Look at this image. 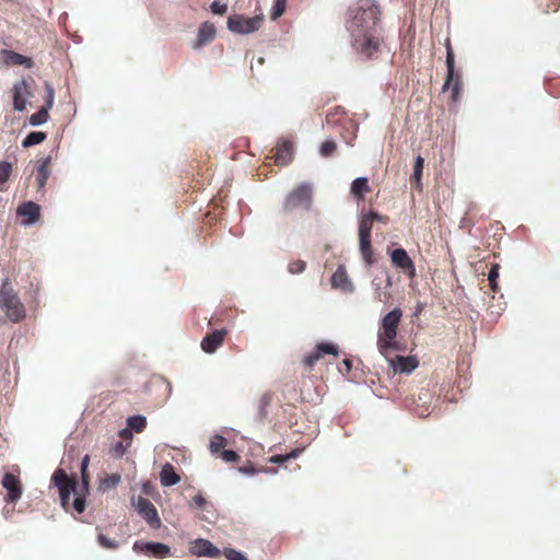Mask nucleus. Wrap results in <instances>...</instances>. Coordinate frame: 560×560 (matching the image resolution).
<instances>
[{
	"instance_id": "31",
	"label": "nucleus",
	"mask_w": 560,
	"mask_h": 560,
	"mask_svg": "<svg viewBox=\"0 0 560 560\" xmlns=\"http://www.w3.org/2000/svg\"><path fill=\"white\" fill-rule=\"evenodd\" d=\"M499 270H500V265L492 264L491 268L489 270V273H488L489 285L493 293H497L500 290L499 284H498Z\"/></svg>"
},
{
	"instance_id": "15",
	"label": "nucleus",
	"mask_w": 560,
	"mask_h": 560,
	"mask_svg": "<svg viewBox=\"0 0 560 560\" xmlns=\"http://www.w3.org/2000/svg\"><path fill=\"white\" fill-rule=\"evenodd\" d=\"M16 214L22 218L24 225H31L39 220L40 207L33 201H26L18 207Z\"/></svg>"
},
{
	"instance_id": "17",
	"label": "nucleus",
	"mask_w": 560,
	"mask_h": 560,
	"mask_svg": "<svg viewBox=\"0 0 560 560\" xmlns=\"http://www.w3.org/2000/svg\"><path fill=\"white\" fill-rule=\"evenodd\" d=\"M225 336V329H218L210 334H207L201 341V349L206 353H213L218 348H220L223 345Z\"/></svg>"
},
{
	"instance_id": "11",
	"label": "nucleus",
	"mask_w": 560,
	"mask_h": 560,
	"mask_svg": "<svg viewBox=\"0 0 560 560\" xmlns=\"http://www.w3.org/2000/svg\"><path fill=\"white\" fill-rule=\"evenodd\" d=\"M325 354H331L334 357H338L339 349L338 346L330 343V342H319L316 345L315 349L304 355L302 362L303 365L307 370H312L315 363H317Z\"/></svg>"
},
{
	"instance_id": "51",
	"label": "nucleus",
	"mask_w": 560,
	"mask_h": 560,
	"mask_svg": "<svg viewBox=\"0 0 560 560\" xmlns=\"http://www.w3.org/2000/svg\"><path fill=\"white\" fill-rule=\"evenodd\" d=\"M241 471H243V472H253L254 469L253 468H241Z\"/></svg>"
},
{
	"instance_id": "3",
	"label": "nucleus",
	"mask_w": 560,
	"mask_h": 560,
	"mask_svg": "<svg viewBox=\"0 0 560 560\" xmlns=\"http://www.w3.org/2000/svg\"><path fill=\"white\" fill-rule=\"evenodd\" d=\"M89 463L90 456L85 455L81 462L80 470L82 485L80 487L77 482V479L74 477L70 478L63 469H57L51 477L54 485L59 490L61 505L67 512L70 511L71 493L75 495L72 502V509L79 514L83 513L85 510V495L89 493Z\"/></svg>"
},
{
	"instance_id": "44",
	"label": "nucleus",
	"mask_w": 560,
	"mask_h": 560,
	"mask_svg": "<svg viewBox=\"0 0 560 560\" xmlns=\"http://www.w3.org/2000/svg\"><path fill=\"white\" fill-rule=\"evenodd\" d=\"M221 457L223 460L228 463H235L240 459V455L231 450H225L221 452Z\"/></svg>"
},
{
	"instance_id": "22",
	"label": "nucleus",
	"mask_w": 560,
	"mask_h": 560,
	"mask_svg": "<svg viewBox=\"0 0 560 560\" xmlns=\"http://www.w3.org/2000/svg\"><path fill=\"white\" fill-rule=\"evenodd\" d=\"M50 156L46 158L37 168L36 183L38 190L43 189L50 176Z\"/></svg>"
},
{
	"instance_id": "4",
	"label": "nucleus",
	"mask_w": 560,
	"mask_h": 560,
	"mask_svg": "<svg viewBox=\"0 0 560 560\" xmlns=\"http://www.w3.org/2000/svg\"><path fill=\"white\" fill-rule=\"evenodd\" d=\"M401 317L402 311L399 307H395L381 319L377 331V349L385 358H387L392 351L402 350L400 343L396 341Z\"/></svg>"
},
{
	"instance_id": "25",
	"label": "nucleus",
	"mask_w": 560,
	"mask_h": 560,
	"mask_svg": "<svg viewBox=\"0 0 560 560\" xmlns=\"http://www.w3.org/2000/svg\"><path fill=\"white\" fill-rule=\"evenodd\" d=\"M360 242V252L366 264V266H372L374 264L373 249L371 244V237H359Z\"/></svg>"
},
{
	"instance_id": "1",
	"label": "nucleus",
	"mask_w": 560,
	"mask_h": 560,
	"mask_svg": "<svg viewBox=\"0 0 560 560\" xmlns=\"http://www.w3.org/2000/svg\"><path fill=\"white\" fill-rule=\"evenodd\" d=\"M382 11L374 0H358L348 8L347 31L353 49L364 59H376L384 46Z\"/></svg>"
},
{
	"instance_id": "8",
	"label": "nucleus",
	"mask_w": 560,
	"mask_h": 560,
	"mask_svg": "<svg viewBox=\"0 0 560 560\" xmlns=\"http://www.w3.org/2000/svg\"><path fill=\"white\" fill-rule=\"evenodd\" d=\"M262 20L258 16L245 18L240 14L232 15L228 19V28L237 34H249L258 31Z\"/></svg>"
},
{
	"instance_id": "32",
	"label": "nucleus",
	"mask_w": 560,
	"mask_h": 560,
	"mask_svg": "<svg viewBox=\"0 0 560 560\" xmlns=\"http://www.w3.org/2000/svg\"><path fill=\"white\" fill-rule=\"evenodd\" d=\"M373 222L368 214H364L359 223V237H371Z\"/></svg>"
},
{
	"instance_id": "46",
	"label": "nucleus",
	"mask_w": 560,
	"mask_h": 560,
	"mask_svg": "<svg viewBox=\"0 0 560 560\" xmlns=\"http://www.w3.org/2000/svg\"><path fill=\"white\" fill-rule=\"evenodd\" d=\"M190 504L195 508L203 509L205 505L207 504V500L203 498L202 494L198 493L195 497H192Z\"/></svg>"
},
{
	"instance_id": "41",
	"label": "nucleus",
	"mask_w": 560,
	"mask_h": 560,
	"mask_svg": "<svg viewBox=\"0 0 560 560\" xmlns=\"http://www.w3.org/2000/svg\"><path fill=\"white\" fill-rule=\"evenodd\" d=\"M306 268V262L302 259L291 261L288 266V270L292 275L302 273Z\"/></svg>"
},
{
	"instance_id": "47",
	"label": "nucleus",
	"mask_w": 560,
	"mask_h": 560,
	"mask_svg": "<svg viewBox=\"0 0 560 560\" xmlns=\"http://www.w3.org/2000/svg\"><path fill=\"white\" fill-rule=\"evenodd\" d=\"M228 10V7L226 4H223V3H220L219 1H214L212 2L211 4V11L214 13V14H224Z\"/></svg>"
},
{
	"instance_id": "42",
	"label": "nucleus",
	"mask_w": 560,
	"mask_h": 560,
	"mask_svg": "<svg viewBox=\"0 0 560 560\" xmlns=\"http://www.w3.org/2000/svg\"><path fill=\"white\" fill-rule=\"evenodd\" d=\"M545 86L550 95L553 97H560V81L553 79L549 80Z\"/></svg>"
},
{
	"instance_id": "36",
	"label": "nucleus",
	"mask_w": 560,
	"mask_h": 560,
	"mask_svg": "<svg viewBox=\"0 0 560 560\" xmlns=\"http://www.w3.org/2000/svg\"><path fill=\"white\" fill-rule=\"evenodd\" d=\"M336 150H337L336 142L332 140H327L322 143L319 152L324 158H329L336 152Z\"/></svg>"
},
{
	"instance_id": "50",
	"label": "nucleus",
	"mask_w": 560,
	"mask_h": 560,
	"mask_svg": "<svg viewBox=\"0 0 560 560\" xmlns=\"http://www.w3.org/2000/svg\"><path fill=\"white\" fill-rule=\"evenodd\" d=\"M271 400V395L270 394H264V396L261 397V401L264 405H268Z\"/></svg>"
},
{
	"instance_id": "9",
	"label": "nucleus",
	"mask_w": 560,
	"mask_h": 560,
	"mask_svg": "<svg viewBox=\"0 0 560 560\" xmlns=\"http://www.w3.org/2000/svg\"><path fill=\"white\" fill-rule=\"evenodd\" d=\"M392 265L405 273L409 279L417 276L416 266L404 248H396L389 253Z\"/></svg>"
},
{
	"instance_id": "18",
	"label": "nucleus",
	"mask_w": 560,
	"mask_h": 560,
	"mask_svg": "<svg viewBox=\"0 0 560 560\" xmlns=\"http://www.w3.org/2000/svg\"><path fill=\"white\" fill-rule=\"evenodd\" d=\"M292 154H293V143L290 140H281L277 144L276 152L272 158L277 165L285 166L291 162Z\"/></svg>"
},
{
	"instance_id": "5",
	"label": "nucleus",
	"mask_w": 560,
	"mask_h": 560,
	"mask_svg": "<svg viewBox=\"0 0 560 560\" xmlns=\"http://www.w3.org/2000/svg\"><path fill=\"white\" fill-rule=\"evenodd\" d=\"M0 308L12 323H19L26 316L24 304L8 278L0 285Z\"/></svg>"
},
{
	"instance_id": "45",
	"label": "nucleus",
	"mask_w": 560,
	"mask_h": 560,
	"mask_svg": "<svg viewBox=\"0 0 560 560\" xmlns=\"http://www.w3.org/2000/svg\"><path fill=\"white\" fill-rule=\"evenodd\" d=\"M366 214L369 215V218L371 219L372 222L378 221V222H382L384 224H387L388 221H389L388 217L380 214L378 212L373 211V210H371Z\"/></svg>"
},
{
	"instance_id": "24",
	"label": "nucleus",
	"mask_w": 560,
	"mask_h": 560,
	"mask_svg": "<svg viewBox=\"0 0 560 560\" xmlns=\"http://www.w3.org/2000/svg\"><path fill=\"white\" fill-rule=\"evenodd\" d=\"M331 284L334 288H340L342 290H347L351 285L343 266H339L334 272L331 277Z\"/></svg>"
},
{
	"instance_id": "34",
	"label": "nucleus",
	"mask_w": 560,
	"mask_h": 560,
	"mask_svg": "<svg viewBox=\"0 0 560 560\" xmlns=\"http://www.w3.org/2000/svg\"><path fill=\"white\" fill-rule=\"evenodd\" d=\"M302 448H295L285 455H275L270 457L269 462L273 464H283L291 458H296L302 453Z\"/></svg>"
},
{
	"instance_id": "19",
	"label": "nucleus",
	"mask_w": 560,
	"mask_h": 560,
	"mask_svg": "<svg viewBox=\"0 0 560 560\" xmlns=\"http://www.w3.org/2000/svg\"><path fill=\"white\" fill-rule=\"evenodd\" d=\"M192 553L198 557H218L220 550L207 539H197L192 547Z\"/></svg>"
},
{
	"instance_id": "13",
	"label": "nucleus",
	"mask_w": 560,
	"mask_h": 560,
	"mask_svg": "<svg viewBox=\"0 0 560 560\" xmlns=\"http://www.w3.org/2000/svg\"><path fill=\"white\" fill-rule=\"evenodd\" d=\"M136 552L150 553L155 558H165L171 555V549L167 545L162 542H143L136 541L133 545Z\"/></svg>"
},
{
	"instance_id": "49",
	"label": "nucleus",
	"mask_w": 560,
	"mask_h": 560,
	"mask_svg": "<svg viewBox=\"0 0 560 560\" xmlns=\"http://www.w3.org/2000/svg\"><path fill=\"white\" fill-rule=\"evenodd\" d=\"M341 364H342V366H343V369H345L346 373H349V372L351 371V369H352V362H351V360H350V359H343Z\"/></svg>"
},
{
	"instance_id": "29",
	"label": "nucleus",
	"mask_w": 560,
	"mask_h": 560,
	"mask_svg": "<svg viewBox=\"0 0 560 560\" xmlns=\"http://www.w3.org/2000/svg\"><path fill=\"white\" fill-rule=\"evenodd\" d=\"M128 427L137 433L142 432L147 425V419L143 416H131L127 420Z\"/></svg>"
},
{
	"instance_id": "14",
	"label": "nucleus",
	"mask_w": 560,
	"mask_h": 560,
	"mask_svg": "<svg viewBox=\"0 0 560 560\" xmlns=\"http://www.w3.org/2000/svg\"><path fill=\"white\" fill-rule=\"evenodd\" d=\"M31 86L26 80H21L13 85V106L22 112L26 107V101L31 96Z\"/></svg>"
},
{
	"instance_id": "38",
	"label": "nucleus",
	"mask_w": 560,
	"mask_h": 560,
	"mask_svg": "<svg viewBox=\"0 0 560 560\" xmlns=\"http://www.w3.org/2000/svg\"><path fill=\"white\" fill-rule=\"evenodd\" d=\"M97 541H98V544H100L103 548H105V549H112V550H114V549H117V548L119 547V544H118L116 540H114V539H112V538L107 537V536H106V535H104V534H100V535L97 536Z\"/></svg>"
},
{
	"instance_id": "2",
	"label": "nucleus",
	"mask_w": 560,
	"mask_h": 560,
	"mask_svg": "<svg viewBox=\"0 0 560 560\" xmlns=\"http://www.w3.org/2000/svg\"><path fill=\"white\" fill-rule=\"evenodd\" d=\"M89 463L90 456L85 455L81 462L80 470L82 485L80 487L77 482V479L74 477L70 478L63 469H57L51 477L54 485L59 490L61 505L67 512L70 511L71 493L75 495L72 502V509L79 514L83 513L85 510V495L89 493Z\"/></svg>"
},
{
	"instance_id": "27",
	"label": "nucleus",
	"mask_w": 560,
	"mask_h": 560,
	"mask_svg": "<svg viewBox=\"0 0 560 560\" xmlns=\"http://www.w3.org/2000/svg\"><path fill=\"white\" fill-rule=\"evenodd\" d=\"M424 160L421 156H417L413 165V174L410 177L411 185L416 188H421V174L423 170Z\"/></svg>"
},
{
	"instance_id": "33",
	"label": "nucleus",
	"mask_w": 560,
	"mask_h": 560,
	"mask_svg": "<svg viewBox=\"0 0 560 560\" xmlns=\"http://www.w3.org/2000/svg\"><path fill=\"white\" fill-rule=\"evenodd\" d=\"M48 118H49V114H48L47 108L42 107L39 110L34 113L30 117V124L33 126H38V125L46 122L48 120Z\"/></svg>"
},
{
	"instance_id": "30",
	"label": "nucleus",
	"mask_w": 560,
	"mask_h": 560,
	"mask_svg": "<svg viewBox=\"0 0 560 560\" xmlns=\"http://www.w3.org/2000/svg\"><path fill=\"white\" fill-rule=\"evenodd\" d=\"M4 52L7 54L8 63L31 66V59L27 57L12 50H5Z\"/></svg>"
},
{
	"instance_id": "7",
	"label": "nucleus",
	"mask_w": 560,
	"mask_h": 560,
	"mask_svg": "<svg viewBox=\"0 0 560 560\" xmlns=\"http://www.w3.org/2000/svg\"><path fill=\"white\" fill-rule=\"evenodd\" d=\"M312 203V187L308 184H301L294 188L285 198L283 210L291 212L302 208L308 210Z\"/></svg>"
},
{
	"instance_id": "20",
	"label": "nucleus",
	"mask_w": 560,
	"mask_h": 560,
	"mask_svg": "<svg viewBox=\"0 0 560 560\" xmlns=\"http://www.w3.org/2000/svg\"><path fill=\"white\" fill-rule=\"evenodd\" d=\"M215 34H217V31L212 23H210V22L202 23L198 30L197 43L195 45V48L201 47V46L212 42L215 38Z\"/></svg>"
},
{
	"instance_id": "12",
	"label": "nucleus",
	"mask_w": 560,
	"mask_h": 560,
	"mask_svg": "<svg viewBox=\"0 0 560 560\" xmlns=\"http://www.w3.org/2000/svg\"><path fill=\"white\" fill-rule=\"evenodd\" d=\"M138 513L147 521L152 528L161 526V520L153 503L145 498L139 497L136 504Z\"/></svg>"
},
{
	"instance_id": "40",
	"label": "nucleus",
	"mask_w": 560,
	"mask_h": 560,
	"mask_svg": "<svg viewBox=\"0 0 560 560\" xmlns=\"http://www.w3.org/2000/svg\"><path fill=\"white\" fill-rule=\"evenodd\" d=\"M46 88V97H45V105L43 107L47 108L49 110L54 106V100H55V91L50 83L45 82Z\"/></svg>"
},
{
	"instance_id": "21",
	"label": "nucleus",
	"mask_w": 560,
	"mask_h": 560,
	"mask_svg": "<svg viewBox=\"0 0 560 560\" xmlns=\"http://www.w3.org/2000/svg\"><path fill=\"white\" fill-rule=\"evenodd\" d=\"M160 480L162 486L171 487L180 481V477L175 471V468L172 464L166 463L163 465L162 470L160 472Z\"/></svg>"
},
{
	"instance_id": "6",
	"label": "nucleus",
	"mask_w": 560,
	"mask_h": 560,
	"mask_svg": "<svg viewBox=\"0 0 560 560\" xmlns=\"http://www.w3.org/2000/svg\"><path fill=\"white\" fill-rule=\"evenodd\" d=\"M445 46L447 75L442 86V91L446 92L448 89H451V98L454 103H456L460 97L462 75L460 72L455 71V56L450 39H446Z\"/></svg>"
},
{
	"instance_id": "10",
	"label": "nucleus",
	"mask_w": 560,
	"mask_h": 560,
	"mask_svg": "<svg viewBox=\"0 0 560 560\" xmlns=\"http://www.w3.org/2000/svg\"><path fill=\"white\" fill-rule=\"evenodd\" d=\"M2 488L7 491L4 501L15 504L23 494V486L20 478L11 472H5L1 480Z\"/></svg>"
},
{
	"instance_id": "39",
	"label": "nucleus",
	"mask_w": 560,
	"mask_h": 560,
	"mask_svg": "<svg viewBox=\"0 0 560 560\" xmlns=\"http://www.w3.org/2000/svg\"><path fill=\"white\" fill-rule=\"evenodd\" d=\"M12 165L9 162H0V186H2L10 177Z\"/></svg>"
},
{
	"instance_id": "28",
	"label": "nucleus",
	"mask_w": 560,
	"mask_h": 560,
	"mask_svg": "<svg viewBox=\"0 0 560 560\" xmlns=\"http://www.w3.org/2000/svg\"><path fill=\"white\" fill-rule=\"evenodd\" d=\"M46 139V133L43 131H32L23 140L22 145L24 148L33 147L42 143Z\"/></svg>"
},
{
	"instance_id": "26",
	"label": "nucleus",
	"mask_w": 560,
	"mask_h": 560,
	"mask_svg": "<svg viewBox=\"0 0 560 560\" xmlns=\"http://www.w3.org/2000/svg\"><path fill=\"white\" fill-rule=\"evenodd\" d=\"M374 283V299L382 303H387L392 299V294L388 288L392 285L390 278H387V283L385 287H382L381 283Z\"/></svg>"
},
{
	"instance_id": "37",
	"label": "nucleus",
	"mask_w": 560,
	"mask_h": 560,
	"mask_svg": "<svg viewBox=\"0 0 560 560\" xmlns=\"http://www.w3.org/2000/svg\"><path fill=\"white\" fill-rule=\"evenodd\" d=\"M228 444V441L225 438L221 435H215L210 443V450L212 453H219L221 452Z\"/></svg>"
},
{
	"instance_id": "48",
	"label": "nucleus",
	"mask_w": 560,
	"mask_h": 560,
	"mask_svg": "<svg viewBox=\"0 0 560 560\" xmlns=\"http://www.w3.org/2000/svg\"><path fill=\"white\" fill-rule=\"evenodd\" d=\"M228 558L230 560H247L242 553L235 550H231L230 553L228 555Z\"/></svg>"
},
{
	"instance_id": "43",
	"label": "nucleus",
	"mask_w": 560,
	"mask_h": 560,
	"mask_svg": "<svg viewBox=\"0 0 560 560\" xmlns=\"http://www.w3.org/2000/svg\"><path fill=\"white\" fill-rule=\"evenodd\" d=\"M120 480H121L120 475L110 474L104 478L102 486L105 488H113V487H116L120 482Z\"/></svg>"
},
{
	"instance_id": "35",
	"label": "nucleus",
	"mask_w": 560,
	"mask_h": 560,
	"mask_svg": "<svg viewBox=\"0 0 560 560\" xmlns=\"http://www.w3.org/2000/svg\"><path fill=\"white\" fill-rule=\"evenodd\" d=\"M287 8V0H275L273 7L271 9L270 18L272 20H277L280 18Z\"/></svg>"
},
{
	"instance_id": "23",
	"label": "nucleus",
	"mask_w": 560,
	"mask_h": 560,
	"mask_svg": "<svg viewBox=\"0 0 560 560\" xmlns=\"http://www.w3.org/2000/svg\"><path fill=\"white\" fill-rule=\"evenodd\" d=\"M371 187L366 177H358L351 184V194L358 199H363L364 194L370 192Z\"/></svg>"
},
{
	"instance_id": "16",
	"label": "nucleus",
	"mask_w": 560,
	"mask_h": 560,
	"mask_svg": "<svg viewBox=\"0 0 560 560\" xmlns=\"http://www.w3.org/2000/svg\"><path fill=\"white\" fill-rule=\"evenodd\" d=\"M386 359L388 360L393 370L399 373H411L419 365L418 359L413 355H396L394 358H389L388 355Z\"/></svg>"
}]
</instances>
